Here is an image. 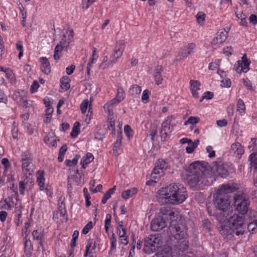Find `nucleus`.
Listing matches in <instances>:
<instances>
[{
	"mask_svg": "<svg viewBox=\"0 0 257 257\" xmlns=\"http://www.w3.org/2000/svg\"><path fill=\"white\" fill-rule=\"evenodd\" d=\"M187 228L184 224L176 223H173L169 226V231L171 235L175 239L181 240L186 238L187 236L186 233Z\"/></svg>",
	"mask_w": 257,
	"mask_h": 257,
	"instance_id": "8",
	"label": "nucleus"
},
{
	"mask_svg": "<svg viewBox=\"0 0 257 257\" xmlns=\"http://www.w3.org/2000/svg\"><path fill=\"white\" fill-rule=\"evenodd\" d=\"M75 68V66L73 65H71L66 68V72L68 75H71L73 73L74 70Z\"/></svg>",
	"mask_w": 257,
	"mask_h": 257,
	"instance_id": "62",
	"label": "nucleus"
},
{
	"mask_svg": "<svg viewBox=\"0 0 257 257\" xmlns=\"http://www.w3.org/2000/svg\"><path fill=\"white\" fill-rule=\"evenodd\" d=\"M26 127L27 128V131L29 135H32L34 133V126L31 124L26 123L25 124Z\"/></svg>",
	"mask_w": 257,
	"mask_h": 257,
	"instance_id": "56",
	"label": "nucleus"
},
{
	"mask_svg": "<svg viewBox=\"0 0 257 257\" xmlns=\"http://www.w3.org/2000/svg\"><path fill=\"white\" fill-rule=\"evenodd\" d=\"M257 227V220L254 219L250 222L247 226L248 231H253Z\"/></svg>",
	"mask_w": 257,
	"mask_h": 257,
	"instance_id": "50",
	"label": "nucleus"
},
{
	"mask_svg": "<svg viewBox=\"0 0 257 257\" xmlns=\"http://www.w3.org/2000/svg\"><path fill=\"white\" fill-rule=\"evenodd\" d=\"M219 229L220 234L227 239H231L234 235L238 236H240L241 238H242L243 235L246 233L245 229L234 230L230 225L228 226L226 224H221Z\"/></svg>",
	"mask_w": 257,
	"mask_h": 257,
	"instance_id": "9",
	"label": "nucleus"
},
{
	"mask_svg": "<svg viewBox=\"0 0 257 257\" xmlns=\"http://www.w3.org/2000/svg\"><path fill=\"white\" fill-rule=\"evenodd\" d=\"M119 103V101L114 98L106 103L104 105L103 107L104 109H106L109 113H110L112 111V105L118 104Z\"/></svg>",
	"mask_w": 257,
	"mask_h": 257,
	"instance_id": "31",
	"label": "nucleus"
},
{
	"mask_svg": "<svg viewBox=\"0 0 257 257\" xmlns=\"http://www.w3.org/2000/svg\"><path fill=\"white\" fill-rule=\"evenodd\" d=\"M124 132L128 138H130L133 136V130L130 125H126L124 126Z\"/></svg>",
	"mask_w": 257,
	"mask_h": 257,
	"instance_id": "49",
	"label": "nucleus"
},
{
	"mask_svg": "<svg viewBox=\"0 0 257 257\" xmlns=\"http://www.w3.org/2000/svg\"><path fill=\"white\" fill-rule=\"evenodd\" d=\"M124 47L125 45L123 41H119L115 46L113 52L110 56L109 61L105 64L103 68V69L113 66L117 61L118 59L122 55Z\"/></svg>",
	"mask_w": 257,
	"mask_h": 257,
	"instance_id": "10",
	"label": "nucleus"
},
{
	"mask_svg": "<svg viewBox=\"0 0 257 257\" xmlns=\"http://www.w3.org/2000/svg\"><path fill=\"white\" fill-rule=\"evenodd\" d=\"M168 224L167 223L163 220L162 218L160 217L159 215L157 217L153 219L151 223V228L152 230L154 231H159Z\"/></svg>",
	"mask_w": 257,
	"mask_h": 257,
	"instance_id": "14",
	"label": "nucleus"
},
{
	"mask_svg": "<svg viewBox=\"0 0 257 257\" xmlns=\"http://www.w3.org/2000/svg\"><path fill=\"white\" fill-rule=\"evenodd\" d=\"M245 106L242 99H239L237 103V110L242 114L244 112Z\"/></svg>",
	"mask_w": 257,
	"mask_h": 257,
	"instance_id": "36",
	"label": "nucleus"
},
{
	"mask_svg": "<svg viewBox=\"0 0 257 257\" xmlns=\"http://www.w3.org/2000/svg\"><path fill=\"white\" fill-rule=\"evenodd\" d=\"M211 169L222 178H226L229 174L228 166L221 160H218L213 163Z\"/></svg>",
	"mask_w": 257,
	"mask_h": 257,
	"instance_id": "13",
	"label": "nucleus"
},
{
	"mask_svg": "<svg viewBox=\"0 0 257 257\" xmlns=\"http://www.w3.org/2000/svg\"><path fill=\"white\" fill-rule=\"evenodd\" d=\"M112 195L108 191H107L104 195L103 197L101 200V202L103 204L106 203L107 200L111 197V195Z\"/></svg>",
	"mask_w": 257,
	"mask_h": 257,
	"instance_id": "54",
	"label": "nucleus"
},
{
	"mask_svg": "<svg viewBox=\"0 0 257 257\" xmlns=\"http://www.w3.org/2000/svg\"><path fill=\"white\" fill-rule=\"evenodd\" d=\"M22 170L23 177L28 181L32 180V176L35 170V165L33 163V156L28 151H26L21 155Z\"/></svg>",
	"mask_w": 257,
	"mask_h": 257,
	"instance_id": "4",
	"label": "nucleus"
},
{
	"mask_svg": "<svg viewBox=\"0 0 257 257\" xmlns=\"http://www.w3.org/2000/svg\"><path fill=\"white\" fill-rule=\"evenodd\" d=\"M243 83L247 89L252 90L251 83L248 79H243Z\"/></svg>",
	"mask_w": 257,
	"mask_h": 257,
	"instance_id": "58",
	"label": "nucleus"
},
{
	"mask_svg": "<svg viewBox=\"0 0 257 257\" xmlns=\"http://www.w3.org/2000/svg\"><path fill=\"white\" fill-rule=\"evenodd\" d=\"M163 71V68L162 66L158 65L155 70V79L156 84L158 85L162 83L163 81V78L161 75L162 72Z\"/></svg>",
	"mask_w": 257,
	"mask_h": 257,
	"instance_id": "21",
	"label": "nucleus"
},
{
	"mask_svg": "<svg viewBox=\"0 0 257 257\" xmlns=\"http://www.w3.org/2000/svg\"><path fill=\"white\" fill-rule=\"evenodd\" d=\"M27 98L24 91L17 92L15 94V99L17 102L20 104L22 102H24V100Z\"/></svg>",
	"mask_w": 257,
	"mask_h": 257,
	"instance_id": "28",
	"label": "nucleus"
},
{
	"mask_svg": "<svg viewBox=\"0 0 257 257\" xmlns=\"http://www.w3.org/2000/svg\"><path fill=\"white\" fill-rule=\"evenodd\" d=\"M39 87V83L36 81H34L33 84L31 86V91L32 93H34L37 91Z\"/></svg>",
	"mask_w": 257,
	"mask_h": 257,
	"instance_id": "60",
	"label": "nucleus"
},
{
	"mask_svg": "<svg viewBox=\"0 0 257 257\" xmlns=\"http://www.w3.org/2000/svg\"><path fill=\"white\" fill-rule=\"evenodd\" d=\"M63 37H64V38H63L60 41L59 43L58 44H57V46H59L62 48V50L66 49L67 47L69 46V44L70 43V41H67L65 40L66 36L65 34L63 35Z\"/></svg>",
	"mask_w": 257,
	"mask_h": 257,
	"instance_id": "39",
	"label": "nucleus"
},
{
	"mask_svg": "<svg viewBox=\"0 0 257 257\" xmlns=\"http://www.w3.org/2000/svg\"><path fill=\"white\" fill-rule=\"evenodd\" d=\"M40 61L41 63L42 71L48 75L51 72V66L48 59L46 57H41L40 58Z\"/></svg>",
	"mask_w": 257,
	"mask_h": 257,
	"instance_id": "20",
	"label": "nucleus"
},
{
	"mask_svg": "<svg viewBox=\"0 0 257 257\" xmlns=\"http://www.w3.org/2000/svg\"><path fill=\"white\" fill-rule=\"evenodd\" d=\"M89 105V101L88 100V99H85L83 100V101L82 102L80 108L81 112L83 114H84L86 110L87 109L88 106Z\"/></svg>",
	"mask_w": 257,
	"mask_h": 257,
	"instance_id": "43",
	"label": "nucleus"
},
{
	"mask_svg": "<svg viewBox=\"0 0 257 257\" xmlns=\"http://www.w3.org/2000/svg\"><path fill=\"white\" fill-rule=\"evenodd\" d=\"M2 163L4 165L5 170H7L10 166L9 160L7 158H3L2 160Z\"/></svg>",
	"mask_w": 257,
	"mask_h": 257,
	"instance_id": "63",
	"label": "nucleus"
},
{
	"mask_svg": "<svg viewBox=\"0 0 257 257\" xmlns=\"http://www.w3.org/2000/svg\"><path fill=\"white\" fill-rule=\"evenodd\" d=\"M93 224L92 221H89L88 223L83 227L82 232L84 234H86L92 228Z\"/></svg>",
	"mask_w": 257,
	"mask_h": 257,
	"instance_id": "46",
	"label": "nucleus"
},
{
	"mask_svg": "<svg viewBox=\"0 0 257 257\" xmlns=\"http://www.w3.org/2000/svg\"><path fill=\"white\" fill-rule=\"evenodd\" d=\"M163 243L162 238L158 234H151L144 239V251L146 253H151L156 251Z\"/></svg>",
	"mask_w": 257,
	"mask_h": 257,
	"instance_id": "5",
	"label": "nucleus"
},
{
	"mask_svg": "<svg viewBox=\"0 0 257 257\" xmlns=\"http://www.w3.org/2000/svg\"><path fill=\"white\" fill-rule=\"evenodd\" d=\"M206 151H207V152L208 153V157L209 158H212V157H213L215 156V152L214 150H213L212 147H211V146L207 147Z\"/></svg>",
	"mask_w": 257,
	"mask_h": 257,
	"instance_id": "55",
	"label": "nucleus"
},
{
	"mask_svg": "<svg viewBox=\"0 0 257 257\" xmlns=\"http://www.w3.org/2000/svg\"><path fill=\"white\" fill-rule=\"evenodd\" d=\"M199 120L200 118L198 117L190 116L187 120L184 122V124L186 125L188 124H196L198 123Z\"/></svg>",
	"mask_w": 257,
	"mask_h": 257,
	"instance_id": "41",
	"label": "nucleus"
},
{
	"mask_svg": "<svg viewBox=\"0 0 257 257\" xmlns=\"http://www.w3.org/2000/svg\"><path fill=\"white\" fill-rule=\"evenodd\" d=\"M235 190V188L232 185H221L218 189L214 200L215 207L223 212V216L226 219L233 211L230 205V200L228 194L234 192Z\"/></svg>",
	"mask_w": 257,
	"mask_h": 257,
	"instance_id": "3",
	"label": "nucleus"
},
{
	"mask_svg": "<svg viewBox=\"0 0 257 257\" xmlns=\"http://www.w3.org/2000/svg\"><path fill=\"white\" fill-rule=\"evenodd\" d=\"M228 217L227 223L233 229L237 230L240 229H245V228L243 227L244 225V217L243 216L233 214Z\"/></svg>",
	"mask_w": 257,
	"mask_h": 257,
	"instance_id": "12",
	"label": "nucleus"
},
{
	"mask_svg": "<svg viewBox=\"0 0 257 257\" xmlns=\"http://www.w3.org/2000/svg\"><path fill=\"white\" fill-rule=\"evenodd\" d=\"M234 69L238 73L243 72V68L241 62L240 61H238L237 63H236L234 66Z\"/></svg>",
	"mask_w": 257,
	"mask_h": 257,
	"instance_id": "52",
	"label": "nucleus"
},
{
	"mask_svg": "<svg viewBox=\"0 0 257 257\" xmlns=\"http://www.w3.org/2000/svg\"><path fill=\"white\" fill-rule=\"evenodd\" d=\"M240 62H241L242 66L243 72L244 73L247 72L249 70V66L250 63V60L246 57L245 55H244Z\"/></svg>",
	"mask_w": 257,
	"mask_h": 257,
	"instance_id": "29",
	"label": "nucleus"
},
{
	"mask_svg": "<svg viewBox=\"0 0 257 257\" xmlns=\"http://www.w3.org/2000/svg\"><path fill=\"white\" fill-rule=\"evenodd\" d=\"M150 91L148 89H145V90H144L142 96V101L145 103L147 102L148 101L149 95H150Z\"/></svg>",
	"mask_w": 257,
	"mask_h": 257,
	"instance_id": "44",
	"label": "nucleus"
},
{
	"mask_svg": "<svg viewBox=\"0 0 257 257\" xmlns=\"http://www.w3.org/2000/svg\"><path fill=\"white\" fill-rule=\"evenodd\" d=\"M69 82L70 79L68 76L63 77L61 80V88L64 90H68L70 87Z\"/></svg>",
	"mask_w": 257,
	"mask_h": 257,
	"instance_id": "30",
	"label": "nucleus"
},
{
	"mask_svg": "<svg viewBox=\"0 0 257 257\" xmlns=\"http://www.w3.org/2000/svg\"><path fill=\"white\" fill-rule=\"evenodd\" d=\"M80 123L78 121L74 123L72 131L71 133V136L73 138H76L78 134L80 133L79 131Z\"/></svg>",
	"mask_w": 257,
	"mask_h": 257,
	"instance_id": "32",
	"label": "nucleus"
},
{
	"mask_svg": "<svg viewBox=\"0 0 257 257\" xmlns=\"http://www.w3.org/2000/svg\"><path fill=\"white\" fill-rule=\"evenodd\" d=\"M221 83V86L222 87H230L231 86V81L229 79L222 80Z\"/></svg>",
	"mask_w": 257,
	"mask_h": 257,
	"instance_id": "57",
	"label": "nucleus"
},
{
	"mask_svg": "<svg viewBox=\"0 0 257 257\" xmlns=\"http://www.w3.org/2000/svg\"><path fill=\"white\" fill-rule=\"evenodd\" d=\"M249 20L250 23L255 25L257 24V16L255 15H251L249 18Z\"/></svg>",
	"mask_w": 257,
	"mask_h": 257,
	"instance_id": "64",
	"label": "nucleus"
},
{
	"mask_svg": "<svg viewBox=\"0 0 257 257\" xmlns=\"http://www.w3.org/2000/svg\"><path fill=\"white\" fill-rule=\"evenodd\" d=\"M196 48V45L194 43H189L187 47H185L181 52L177 55L176 60L178 61L183 58L187 57L189 55L194 52L193 50Z\"/></svg>",
	"mask_w": 257,
	"mask_h": 257,
	"instance_id": "15",
	"label": "nucleus"
},
{
	"mask_svg": "<svg viewBox=\"0 0 257 257\" xmlns=\"http://www.w3.org/2000/svg\"><path fill=\"white\" fill-rule=\"evenodd\" d=\"M248 160L250 162V169H251L252 167L256 170L257 169V154L255 153H251L249 156Z\"/></svg>",
	"mask_w": 257,
	"mask_h": 257,
	"instance_id": "27",
	"label": "nucleus"
},
{
	"mask_svg": "<svg viewBox=\"0 0 257 257\" xmlns=\"http://www.w3.org/2000/svg\"><path fill=\"white\" fill-rule=\"evenodd\" d=\"M175 118L173 116H168L162 124V128L160 131L161 140L165 141L169 134L173 129L175 123L173 122Z\"/></svg>",
	"mask_w": 257,
	"mask_h": 257,
	"instance_id": "11",
	"label": "nucleus"
},
{
	"mask_svg": "<svg viewBox=\"0 0 257 257\" xmlns=\"http://www.w3.org/2000/svg\"><path fill=\"white\" fill-rule=\"evenodd\" d=\"M138 192L136 188H133L123 191L122 193V197L124 199H127L135 195Z\"/></svg>",
	"mask_w": 257,
	"mask_h": 257,
	"instance_id": "25",
	"label": "nucleus"
},
{
	"mask_svg": "<svg viewBox=\"0 0 257 257\" xmlns=\"http://www.w3.org/2000/svg\"><path fill=\"white\" fill-rule=\"evenodd\" d=\"M96 0H82V8L88 9L89 6L92 5Z\"/></svg>",
	"mask_w": 257,
	"mask_h": 257,
	"instance_id": "47",
	"label": "nucleus"
},
{
	"mask_svg": "<svg viewBox=\"0 0 257 257\" xmlns=\"http://www.w3.org/2000/svg\"><path fill=\"white\" fill-rule=\"evenodd\" d=\"M62 50V48L59 46H56L55 48L53 57L55 60H57L60 58V54Z\"/></svg>",
	"mask_w": 257,
	"mask_h": 257,
	"instance_id": "45",
	"label": "nucleus"
},
{
	"mask_svg": "<svg viewBox=\"0 0 257 257\" xmlns=\"http://www.w3.org/2000/svg\"><path fill=\"white\" fill-rule=\"evenodd\" d=\"M227 34L228 32L227 31H218L217 33L216 37L213 39L211 43L212 44L216 45L225 42L227 37Z\"/></svg>",
	"mask_w": 257,
	"mask_h": 257,
	"instance_id": "17",
	"label": "nucleus"
},
{
	"mask_svg": "<svg viewBox=\"0 0 257 257\" xmlns=\"http://www.w3.org/2000/svg\"><path fill=\"white\" fill-rule=\"evenodd\" d=\"M186 189L179 184L171 183L160 189L157 194V201L161 204L178 205L183 202L187 198Z\"/></svg>",
	"mask_w": 257,
	"mask_h": 257,
	"instance_id": "2",
	"label": "nucleus"
},
{
	"mask_svg": "<svg viewBox=\"0 0 257 257\" xmlns=\"http://www.w3.org/2000/svg\"><path fill=\"white\" fill-rule=\"evenodd\" d=\"M188 173V184L191 187L200 188L210 184L209 179L211 178V168L204 161H195L186 168Z\"/></svg>",
	"mask_w": 257,
	"mask_h": 257,
	"instance_id": "1",
	"label": "nucleus"
},
{
	"mask_svg": "<svg viewBox=\"0 0 257 257\" xmlns=\"http://www.w3.org/2000/svg\"><path fill=\"white\" fill-rule=\"evenodd\" d=\"M213 96V93L210 91L205 92L202 98L200 99V102H201L203 99H211Z\"/></svg>",
	"mask_w": 257,
	"mask_h": 257,
	"instance_id": "53",
	"label": "nucleus"
},
{
	"mask_svg": "<svg viewBox=\"0 0 257 257\" xmlns=\"http://www.w3.org/2000/svg\"><path fill=\"white\" fill-rule=\"evenodd\" d=\"M167 167V165L164 160L162 159L158 160L151 174L152 178H156L157 177L155 175L163 173Z\"/></svg>",
	"mask_w": 257,
	"mask_h": 257,
	"instance_id": "16",
	"label": "nucleus"
},
{
	"mask_svg": "<svg viewBox=\"0 0 257 257\" xmlns=\"http://www.w3.org/2000/svg\"><path fill=\"white\" fill-rule=\"evenodd\" d=\"M117 232L119 237H122L124 235H126L125 229L122 225V222L119 223V227L117 228Z\"/></svg>",
	"mask_w": 257,
	"mask_h": 257,
	"instance_id": "42",
	"label": "nucleus"
},
{
	"mask_svg": "<svg viewBox=\"0 0 257 257\" xmlns=\"http://www.w3.org/2000/svg\"><path fill=\"white\" fill-rule=\"evenodd\" d=\"M191 91L198 90L200 89V83L197 80H191L190 81Z\"/></svg>",
	"mask_w": 257,
	"mask_h": 257,
	"instance_id": "37",
	"label": "nucleus"
},
{
	"mask_svg": "<svg viewBox=\"0 0 257 257\" xmlns=\"http://www.w3.org/2000/svg\"><path fill=\"white\" fill-rule=\"evenodd\" d=\"M96 239L90 238L88 240L86 247L90 249L91 251L94 250L96 247Z\"/></svg>",
	"mask_w": 257,
	"mask_h": 257,
	"instance_id": "35",
	"label": "nucleus"
},
{
	"mask_svg": "<svg viewBox=\"0 0 257 257\" xmlns=\"http://www.w3.org/2000/svg\"><path fill=\"white\" fill-rule=\"evenodd\" d=\"M231 152L240 157L244 153V148L239 143H234L231 145Z\"/></svg>",
	"mask_w": 257,
	"mask_h": 257,
	"instance_id": "19",
	"label": "nucleus"
},
{
	"mask_svg": "<svg viewBox=\"0 0 257 257\" xmlns=\"http://www.w3.org/2000/svg\"><path fill=\"white\" fill-rule=\"evenodd\" d=\"M24 178V179H25ZM31 180L28 181L27 179H25L24 181H21L19 183V191L21 194L24 195L25 193V184L27 183L28 182H31Z\"/></svg>",
	"mask_w": 257,
	"mask_h": 257,
	"instance_id": "38",
	"label": "nucleus"
},
{
	"mask_svg": "<svg viewBox=\"0 0 257 257\" xmlns=\"http://www.w3.org/2000/svg\"><path fill=\"white\" fill-rule=\"evenodd\" d=\"M34 240H41L43 239V234L42 232H38L35 230L32 232Z\"/></svg>",
	"mask_w": 257,
	"mask_h": 257,
	"instance_id": "40",
	"label": "nucleus"
},
{
	"mask_svg": "<svg viewBox=\"0 0 257 257\" xmlns=\"http://www.w3.org/2000/svg\"><path fill=\"white\" fill-rule=\"evenodd\" d=\"M142 91V88L140 86L138 85H133L130 87L128 93L133 96H136L140 94Z\"/></svg>",
	"mask_w": 257,
	"mask_h": 257,
	"instance_id": "26",
	"label": "nucleus"
},
{
	"mask_svg": "<svg viewBox=\"0 0 257 257\" xmlns=\"http://www.w3.org/2000/svg\"><path fill=\"white\" fill-rule=\"evenodd\" d=\"M45 179L44 172L42 170H39L37 173V182L40 187L41 190H46L47 188L45 183Z\"/></svg>",
	"mask_w": 257,
	"mask_h": 257,
	"instance_id": "18",
	"label": "nucleus"
},
{
	"mask_svg": "<svg viewBox=\"0 0 257 257\" xmlns=\"http://www.w3.org/2000/svg\"><path fill=\"white\" fill-rule=\"evenodd\" d=\"M189 246V242L185 239L178 240L176 244L177 248L181 251H183L187 249Z\"/></svg>",
	"mask_w": 257,
	"mask_h": 257,
	"instance_id": "22",
	"label": "nucleus"
},
{
	"mask_svg": "<svg viewBox=\"0 0 257 257\" xmlns=\"http://www.w3.org/2000/svg\"><path fill=\"white\" fill-rule=\"evenodd\" d=\"M66 210L65 209H61L59 212L60 217H62L61 220L62 221H67V218L66 216Z\"/></svg>",
	"mask_w": 257,
	"mask_h": 257,
	"instance_id": "59",
	"label": "nucleus"
},
{
	"mask_svg": "<svg viewBox=\"0 0 257 257\" xmlns=\"http://www.w3.org/2000/svg\"><path fill=\"white\" fill-rule=\"evenodd\" d=\"M125 92L122 87H118L117 89V93L115 97L119 102L122 101L125 97Z\"/></svg>",
	"mask_w": 257,
	"mask_h": 257,
	"instance_id": "33",
	"label": "nucleus"
},
{
	"mask_svg": "<svg viewBox=\"0 0 257 257\" xmlns=\"http://www.w3.org/2000/svg\"><path fill=\"white\" fill-rule=\"evenodd\" d=\"M25 246L26 248V251H29L26 253V255L28 257H30L32 254L31 251L33 249L31 241L30 239H26L25 243Z\"/></svg>",
	"mask_w": 257,
	"mask_h": 257,
	"instance_id": "34",
	"label": "nucleus"
},
{
	"mask_svg": "<svg viewBox=\"0 0 257 257\" xmlns=\"http://www.w3.org/2000/svg\"><path fill=\"white\" fill-rule=\"evenodd\" d=\"M94 157L92 154L88 153L85 158L81 159L80 164L83 169H85L88 164L93 160Z\"/></svg>",
	"mask_w": 257,
	"mask_h": 257,
	"instance_id": "24",
	"label": "nucleus"
},
{
	"mask_svg": "<svg viewBox=\"0 0 257 257\" xmlns=\"http://www.w3.org/2000/svg\"><path fill=\"white\" fill-rule=\"evenodd\" d=\"M178 214L179 212L175 209L168 206L161 207L159 213V216L169 225L172 224V222L176 223L175 218H177Z\"/></svg>",
	"mask_w": 257,
	"mask_h": 257,
	"instance_id": "7",
	"label": "nucleus"
},
{
	"mask_svg": "<svg viewBox=\"0 0 257 257\" xmlns=\"http://www.w3.org/2000/svg\"><path fill=\"white\" fill-rule=\"evenodd\" d=\"M249 197L244 193L236 194L234 196V205L235 209L241 214H245L249 204Z\"/></svg>",
	"mask_w": 257,
	"mask_h": 257,
	"instance_id": "6",
	"label": "nucleus"
},
{
	"mask_svg": "<svg viewBox=\"0 0 257 257\" xmlns=\"http://www.w3.org/2000/svg\"><path fill=\"white\" fill-rule=\"evenodd\" d=\"M216 123L218 126L223 127L227 125V121L225 119L218 120L217 121Z\"/></svg>",
	"mask_w": 257,
	"mask_h": 257,
	"instance_id": "61",
	"label": "nucleus"
},
{
	"mask_svg": "<svg viewBox=\"0 0 257 257\" xmlns=\"http://www.w3.org/2000/svg\"><path fill=\"white\" fill-rule=\"evenodd\" d=\"M111 240V249L110 250V251H112L113 250L116 249V238L115 237L114 234L113 233L111 237L110 238Z\"/></svg>",
	"mask_w": 257,
	"mask_h": 257,
	"instance_id": "51",
	"label": "nucleus"
},
{
	"mask_svg": "<svg viewBox=\"0 0 257 257\" xmlns=\"http://www.w3.org/2000/svg\"><path fill=\"white\" fill-rule=\"evenodd\" d=\"M196 17L198 23L201 24L204 21L205 15L203 12H200L197 14Z\"/></svg>",
	"mask_w": 257,
	"mask_h": 257,
	"instance_id": "48",
	"label": "nucleus"
},
{
	"mask_svg": "<svg viewBox=\"0 0 257 257\" xmlns=\"http://www.w3.org/2000/svg\"><path fill=\"white\" fill-rule=\"evenodd\" d=\"M188 144V146L186 148V152L188 153H191L198 146L199 141L198 140H195L194 142L191 140H188L187 142Z\"/></svg>",
	"mask_w": 257,
	"mask_h": 257,
	"instance_id": "23",
	"label": "nucleus"
}]
</instances>
